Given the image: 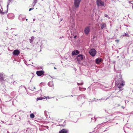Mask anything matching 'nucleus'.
Listing matches in <instances>:
<instances>
[{
	"instance_id": "nucleus-1",
	"label": "nucleus",
	"mask_w": 133,
	"mask_h": 133,
	"mask_svg": "<svg viewBox=\"0 0 133 133\" xmlns=\"http://www.w3.org/2000/svg\"><path fill=\"white\" fill-rule=\"evenodd\" d=\"M81 0H74V7L72 8V11H71V18L75 15L76 11L79 7Z\"/></svg>"
},
{
	"instance_id": "nucleus-2",
	"label": "nucleus",
	"mask_w": 133,
	"mask_h": 133,
	"mask_svg": "<svg viewBox=\"0 0 133 133\" xmlns=\"http://www.w3.org/2000/svg\"><path fill=\"white\" fill-rule=\"evenodd\" d=\"M115 84L118 88H121L124 85L125 82L122 78H120L117 80V79H116Z\"/></svg>"
},
{
	"instance_id": "nucleus-3",
	"label": "nucleus",
	"mask_w": 133,
	"mask_h": 133,
	"mask_svg": "<svg viewBox=\"0 0 133 133\" xmlns=\"http://www.w3.org/2000/svg\"><path fill=\"white\" fill-rule=\"evenodd\" d=\"M85 58V56L79 54L78 55L76 58L77 61L78 62V63L80 64L81 61L83 60Z\"/></svg>"
},
{
	"instance_id": "nucleus-4",
	"label": "nucleus",
	"mask_w": 133,
	"mask_h": 133,
	"mask_svg": "<svg viewBox=\"0 0 133 133\" xmlns=\"http://www.w3.org/2000/svg\"><path fill=\"white\" fill-rule=\"evenodd\" d=\"M96 51L94 49H92L89 51L90 54L92 56H94L96 54Z\"/></svg>"
},
{
	"instance_id": "nucleus-5",
	"label": "nucleus",
	"mask_w": 133,
	"mask_h": 133,
	"mask_svg": "<svg viewBox=\"0 0 133 133\" xmlns=\"http://www.w3.org/2000/svg\"><path fill=\"white\" fill-rule=\"evenodd\" d=\"M96 3L98 6H103L104 5V2L101 0H97Z\"/></svg>"
},
{
	"instance_id": "nucleus-6",
	"label": "nucleus",
	"mask_w": 133,
	"mask_h": 133,
	"mask_svg": "<svg viewBox=\"0 0 133 133\" xmlns=\"http://www.w3.org/2000/svg\"><path fill=\"white\" fill-rule=\"evenodd\" d=\"M14 15L12 13H10L7 15L9 19H12L14 18Z\"/></svg>"
},
{
	"instance_id": "nucleus-7",
	"label": "nucleus",
	"mask_w": 133,
	"mask_h": 133,
	"mask_svg": "<svg viewBox=\"0 0 133 133\" xmlns=\"http://www.w3.org/2000/svg\"><path fill=\"white\" fill-rule=\"evenodd\" d=\"M44 72L43 71H38L36 72V74L38 76H40L44 74Z\"/></svg>"
},
{
	"instance_id": "nucleus-8",
	"label": "nucleus",
	"mask_w": 133,
	"mask_h": 133,
	"mask_svg": "<svg viewBox=\"0 0 133 133\" xmlns=\"http://www.w3.org/2000/svg\"><path fill=\"white\" fill-rule=\"evenodd\" d=\"M4 76L5 75L3 74L0 73V82H2L4 80Z\"/></svg>"
},
{
	"instance_id": "nucleus-9",
	"label": "nucleus",
	"mask_w": 133,
	"mask_h": 133,
	"mask_svg": "<svg viewBox=\"0 0 133 133\" xmlns=\"http://www.w3.org/2000/svg\"><path fill=\"white\" fill-rule=\"evenodd\" d=\"M19 53L20 52L18 50H15L13 52V54L14 55L17 56L19 55Z\"/></svg>"
},
{
	"instance_id": "nucleus-10",
	"label": "nucleus",
	"mask_w": 133,
	"mask_h": 133,
	"mask_svg": "<svg viewBox=\"0 0 133 133\" xmlns=\"http://www.w3.org/2000/svg\"><path fill=\"white\" fill-rule=\"evenodd\" d=\"M79 54V52L78 50H75L73 51L72 53V55H76Z\"/></svg>"
},
{
	"instance_id": "nucleus-11",
	"label": "nucleus",
	"mask_w": 133,
	"mask_h": 133,
	"mask_svg": "<svg viewBox=\"0 0 133 133\" xmlns=\"http://www.w3.org/2000/svg\"><path fill=\"white\" fill-rule=\"evenodd\" d=\"M90 31V29L89 28L87 27L85 29L84 31L85 34H88Z\"/></svg>"
},
{
	"instance_id": "nucleus-12",
	"label": "nucleus",
	"mask_w": 133,
	"mask_h": 133,
	"mask_svg": "<svg viewBox=\"0 0 133 133\" xmlns=\"http://www.w3.org/2000/svg\"><path fill=\"white\" fill-rule=\"evenodd\" d=\"M25 17H24V15H19V17H18V18L20 20H21V19H22L23 21H24V18Z\"/></svg>"
},
{
	"instance_id": "nucleus-13",
	"label": "nucleus",
	"mask_w": 133,
	"mask_h": 133,
	"mask_svg": "<svg viewBox=\"0 0 133 133\" xmlns=\"http://www.w3.org/2000/svg\"><path fill=\"white\" fill-rule=\"evenodd\" d=\"M102 59L101 58H98L96 59V62L97 64H98L102 61Z\"/></svg>"
},
{
	"instance_id": "nucleus-14",
	"label": "nucleus",
	"mask_w": 133,
	"mask_h": 133,
	"mask_svg": "<svg viewBox=\"0 0 133 133\" xmlns=\"http://www.w3.org/2000/svg\"><path fill=\"white\" fill-rule=\"evenodd\" d=\"M67 131L66 130L64 129L61 130L59 133H67Z\"/></svg>"
},
{
	"instance_id": "nucleus-15",
	"label": "nucleus",
	"mask_w": 133,
	"mask_h": 133,
	"mask_svg": "<svg viewBox=\"0 0 133 133\" xmlns=\"http://www.w3.org/2000/svg\"><path fill=\"white\" fill-rule=\"evenodd\" d=\"M48 85L50 87H52L53 86L54 84L52 81L48 83Z\"/></svg>"
},
{
	"instance_id": "nucleus-16",
	"label": "nucleus",
	"mask_w": 133,
	"mask_h": 133,
	"mask_svg": "<svg viewBox=\"0 0 133 133\" xmlns=\"http://www.w3.org/2000/svg\"><path fill=\"white\" fill-rule=\"evenodd\" d=\"M102 26L101 27V28L102 29H103L104 28H105L106 27V24L105 23H102L101 24Z\"/></svg>"
},
{
	"instance_id": "nucleus-17",
	"label": "nucleus",
	"mask_w": 133,
	"mask_h": 133,
	"mask_svg": "<svg viewBox=\"0 0 133 133\" xmlns=\"http://www.w3.org/2000/svg\"><path fill=\"white\" fill-rule=\"evenodd\" d=\"M12 1V0H8V5H7V9H8V5L10 4V3Z\"/></svg>"
},
{
	"instance_id": "nucleus-18",
	"label": "nucleus",
	"mask_w": 133,
	"mask_h": 133,
	"mask_svg": "<svg viewBox=\"0 0 133 133\" xmlns=\"http://www.w3.org/2000/svg\"><path fill=\"white\" fill-rule=\"evenodd\" d=\"M35 38L34 36H32L31 37V38L29 39L30 42L31 43L33 41L34 39Z\"/></svg>"
},
{
	"instance_id": "nucleus-19",
	"label": "nucleus",
	"mask_w": 133,
	"mask_h": 133,
	"mask_svg": "<svg viewBox=\"0 0 133 133\" xmlns=\"http://www.w3.org/2000/svg\"><path fill=\"white\" fill-rule=\"evenodd\" d=\"M38 0H34L33 3L32 5H33V6L34 7L36 5V4L37 3V2Z\"/></svg>"
},
{
	"instance_id": "nucleus-20",
	"label": "nucleus",
	"mask_w": 133,
	"mask_h": 133,
	"mask_svg": "<svg viewBox=\"0 0 133 133\" xmlns=\"http://www.w3.org/2000/svg\"><path fill=\"white\" fill-rule=\"evenodd\" d=\"M79 90L81 91H83L85 90L86 89L85 88H84L83 89H82V88H81L80 87H79Z\"/></svg>"
},
{
	"instance_id": "nucleus-21",
	"label": "nucleus",
	"mask_w": 133,
	"mask_h": 133,
	"mask_svg": "<svg viewBox=\"0 0 133 133\" xmlns=\"http://www.w3.org/2000/svg\"><path fill=\"white\" fill-rule=\"evenodd\" d=\"M30 116L31 118H34L35 117V116L33 114H30Z\"/></svg>"
},
{
	"instance_id": "nucleus-22",
	"label": "nucleus",
	"mask_w": 133,
	"mask_h": 133,
	"mask_svg": "<svg viewBox=\"0 0 133 133\" xmlns=\"http://www.w3.org/2000/svg\"><path fill=\"white\" fill-rule=\"evenodd\" d=\"M122 35L123 36H125L127 37H129V35L128 34H126L125 33H124L123 34V35Z\"/></svg>"
},
{
	"instance_id": "nucleus-23",
	"label": "nucleus",
	"mask_w": 133,
	"mask_h": 133,
	"mask_svg": "<svg viewBox=\"0 0 133 133\" xmlns=\"http://www.w3.org/2000/svg\"><path fill=\"white\" fill-rule=\"evenodd\" d=\"M83 82H81V83H77V84L78 85H82L83 84Z\"/></svg>"
},
{
	"instance_id": "nucleus-24",
	"label": "nucleus",
	"mask_w": 133,
	"mask_h": 133,
	"mask_svg": "<svg viewBox=\"0 0 133 133\" xmlns=\"http://www.w3.org/2000/svg\"><path fill=\"white\" fill-rule=\"evenodd\" d=\"M43 98H42V97H39L37 98V100H42Z\"/></svg>"
},
{
	"instance_id": "nucleus-25",
	"label": "nucleus",
	"mask_w": 133,
	"mask_h": 133,
	"mask_svg": "<svg viewBox=\"0 0 133 133\" xmlns=\"http://www.w3.org/2000/svg\"><path fill=\"white\" fill-rule=\"evenodd\" d=\"M0 13L1 14H2V15H4L5 14V12H2L1 11V9H0Z\"/></svg>"
},
{
	"instance_id": "nucleus-26",
	"label": "nucleus",
	"mask_w": 133,
	"mask_h": 133,
	"mask_svg": "<svg viewBox=\"0 0 133 133\" xmlns=\"http://www.w3.org/2000/svg\"><path fill=\"white\" fill-rule=\"evenodd\" d=\"M44 114L45 116H46V111H44Z\"/></svg>"
},
{
	"instance_id": "nucleus-27",
	"label": "nucleus",
	"mask_w": 133,
	"mask_h": 133,
	"mask_svg": "<svg viewBox=\"0 0 133 133\" xmlns=\"http://www.w3.org/2000/svg\"><path fill=\"white\" fill-rule=\"evenodd\" d=\"M82 97H84V98H85V97L84 96V95L83 94H82Z\"/></svg>"
},
{
	"instance_id": "nucleus-28",
	"label": "nucleus",
	"mask_w": 133,
	"mask_h": 133,
	"mask_svg": "<svg viewBox=\"0 0 133 133\" xmlns=\"http://www.w3.org/2000/svg\"><path fill=\"white\" fill-rule=\"evenodd\" d=\"M105 17H108V16L107 14H105L104 15Z\"/></svg>"
},
{
	"instance_id": "nucleus-29",
	"label": "nucleus",
	"mask_w": 133,
	"mask_h": 133,
	"mask_svg": "<svg viewBox=\"0 0 133 133\" xmlns=\"http://www.w3.org/2000/svg\"><path fill=\"white\" fill-rule=\"evenodd\" d=\"M33 9H34V8H30L29 9V11H31V10H33Z\"/></svg>"
},
{
	"instance_id": "nucleus-30",
	"label": "nucleus",
	"mask_w": 133,
	"mask_h": 133,
	"mask_svg": "<svg viewBox=\"0 0 133 133\" xmlns=\"http://www.w3.org/2000/svg\"><path fill=\"white\" fill-rule=\"evenodd\" d=\"M116 41L118 43L119 42V40H116Z\"/></svg>"
},
{
	"instance_id": "nucleus-31",
	"label": "nucleus",
	"mask_w": 133,
	"mask_h": 133,
	"mask_svg": "<svg viewBox=\"0 0 133 133\" xmlns=\"http://www.w3.org/2000/svg\"><path fill=\"white\" fill-rule=\"evenodd\" d=\"M94 119H95V121H95L96 120V119L95 118V117H94Z\"/></svg>"
},
{
	"instance_id": "nucleus-32",
	"label": "nucleus",
	"mask_w": 133,
	"mask_h": 133,
	"mask_svg": "<svg viewBox=\"0 0 133 133\" xmlns=\"http://www.w3.org/2000/svg\"><path fill=\"white\" fill-rule=\"evenodd\" d=\"M76 36H74V38H76Z\"/></svg>"
},
{
	"instance_id": "nucleus-33",
	"label": "nucleus",
	"mask_w": 133,
	"mask_h": 133,
	"mask_svg": "<svg viewBox=\"0 0 133 133\" xmlns=\"http://www.w3.org/2000/svg\"><path fill=\"white\" fill-rule=\"evenodd\" d=\"M59 126H63V125H61V124H59Z\"/></svg>"
},
{
	"instance_id": "nucleus-34",
	"label": "nucleus",
	"mask_w": 133,
	"mask_h": 133,
	"mask_svg": "<svg viewBox=\"0 0 133 133\" xmlns=\"http://www.w3.org/2000/svg\"><path fill=\"white\" fill-rule=\"evenodd\" d=\"M54 69H56V68L55 67H54Z\"/></svg>"
},
{
	"instance_id": "nucleus-35",
	"label": "nucleus",
	"mask_w": 133,
	"mask_h": 133,
	"mask_svg": "<svg viewBox=\"0 0 133 133\" xmlns=\"http://www.w3.org/2000/svg\"><path fill=\"white\" fill-rule=\"evenodd\" d=\"M34 89H36V88H35V87H34Z\"/></svg>"
},
{
	"instance_id": "nucleus-36",
	"label": "nucleus",
	"mask_w": 133,
	"mask_h": 133,
	"mask_svg": "<svg viewBox=\"0 0 133 133\" xmlns=\"http://www.w3.org/2000/svg\"><path fill=\"white\" fill-rule=\"evenodd\" d=\"M44 97H45L46 98V99H47V97H45L44 96Z\"/></svg>"
},
{
	"instance_id": "nucleus-37",
	"label": "nucleus",
	"mask_w": 133,
	"mask_h": 133,
	"mask_svg": "<svg viewBox=\"0 0 133 133\" xmlns=\"http://www.w3.org/2000/svg\"><path fill=\"white\" fill-rule=\"evenodd\" d=\"M122 108H123V109H124V108L122 106Z\"/></svg>"
},
{
	"instance_id": "nucleus-38",
	"label": "nucleus",
	"mask_w": 133,
	"mask_h": 133,
	"mask_svg": "<svg viewBox=\"0 0 133 133\" xmlns=\"http://www.w3.org/2000/svg\"><path fill=\"white\" fill-rule=\"evenodd\" d=\"M125 26H127V25H124Z\"/></svg>"
},
{
	"instance_id": "nucleus-39",
	"label": "nucleus",
	"mask_w": 133,
	"mask_h": 133,
	"mask_svg": "<svg viewBox=\"0 0 133 133\" xmlns=\"http://www.w3.org/2000/svg\"><path fill=\"white\" fill-rule=\"evenodd\" d=\"M92 119H93V118H92H92H91V120H92Z\"/></svg>"
},
{
	"instance_id": "nucleus-40",
	"label": "nucleus",
	"mask_w": 133,
	"mask_h": 133,
	"mask_svg": "<svg viewBox=\"0 0 133 133\" xmlns=\"http://www.w3.org/2000/svg\"><path fill=\"white\" fill-rule=\"evenodd\" d=\"M35 19H33V20L34 21H35Z\"/></svg>"
},
{
	"instance_id": "nucleus-41",
	"label": "nucleus",
	"mask_w": 133,
	"mask_h": 133,
	"mask_svg": "<svg viewBox=\"0 0 133 133\" xmlns=\"http://www.w3.org/2000/svg\"><path fill=\"white\" fill-rule=\"evenodd\" d=\"M26 21H27V20H28V19H26Z\"/></svg>"
},
{
	"instance_id": "nucleus-42",
	"label": "nucleus",
	"mask_w": 133,
	"mask_h": 133,
	"mask_svg": "<svg viewBox=\"0 0 133 133\" xmlns=\"http://www.w3.org/2000/svg\"><path fill=\"white\" fill-rule=\"evenodd\" d=\"M95 38V37H93V39H94Z\"/></svg>"
},
{
	"instance_id": "nucleus-43",
	"label": "nucleus",
	"mask_w": 133,
	"mask_h": 133,
	"mask_svg": "<svg viewBox=\"0 0 133 133\" xmlns=\"http://www.w3.org/2000/svg\"><path fill=\"white\" fill-rule=\"evenodd\" d=\"M62 19H61V21H62Z\"/></svg>"
},
{
	"instance_id": "nucleus-44",
	"label": "nucleus",
	"mask_w": 133,
	"mask_h": 133,
	"mask_svg": "<svg viewBox=\"0 0 133 133\" xmlns=\"http://www.w3.org/2000/svg\"><path fill=\"white\" fill-rule=\"evenodd\" d=\"M15 83V82H14L13 83V84H14Z\"/></svg>"
},
{
	"instance_id": "nucleus-45",
	"label": "nucleus",
	"mask_w": 133,
	"mask_h": 133,
	"mask_svg": "<svg viewBox=\"0 0 133 133\" xmlns=\"http://www.w3.org/2000/svg\"><path fill=\"white\" fill-rule=\"evenodd\" d=\"M7 133H9V132H8Z\"/></svg>"
},
{
	"instance_id": "nucleus-46",
	"label": "nucleus",
	"mask_w": 133,
	"mask_h": 133,
	"mask_svg": "<svg viewBox=\"0 0 133 133\" xmlns=\"http://www.w3.org/2000/svg\"><path fill=\"white\" fill-rule=\"evenodd\" d=\"M35 32V31H33V32Z\"/></svg>"
},
{
	"instance_id": "nucleus-47",
	"label": "nucleus",
	"mask_w": 133,
	"mask_h": 133,
	"mask_svg": "<svg viewBox=\"0 0 133 133\" xmlns=\"http://www.w3.org/2000/svg\"><path fill=\"white\" fill-rule=\"evenodd\" d=\"M101 99H103L102 98Z\"/></svg>"
}]
</instances>
